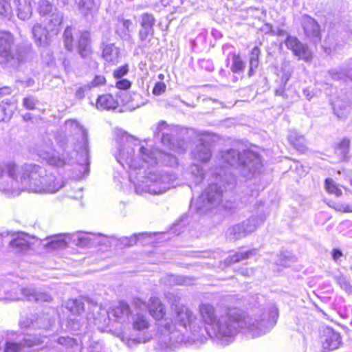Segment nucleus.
I'll return each instance as SVG.
<instances>
[{
	"mask_svg": "<svg viewBox=\"0 0 352 352\" xmlns=\"http://www.w3.org/2000/svg\"><path fill=\"white\" fill-rule=\"evenodd\" d=\"M177 320L186 329L185 344L206 342L210 338L222 345L233 342L240 332L252 338L268 332L276 323L278 312L276 309L259 316H243L236 309H227L217 315L216 308L209 302L199 305L200 319L187 307L177 308Z\"/></svg>",
	"mask_w": 352,
	"mask_h": 352,
	"instance_id": "1",
	"label": "nucleus"
},
{
	"mask_svg": "<svg viewBox=\"0 0 352 352\" xmlns=\"http://www.w3.org/2000/svg\"><path fill=\"white\" fill-rule=\"evenodd\" d=\"M113 155L124 168H128L129 180L137 194L160 195L175 187V173L153 167L160 163L170 167L177 166V159L173 154L149 148L146 141H139L120 131V136L116 140Z\"/></svg>",
	"mask_w": 352,
	"mask_h": 352,
	"instance_id": "2",
	"label": "nucleus"
},
{
	"mask_svg": "<svg viewBox=\"0 0 352 352\" xmlns=\"http://www.w3.org/2000/svg\"><path fill=\"white\" fill-rule=\"evenodd\" d=\"M219 163H223L226 165L220 167H212L208 171L206 172L203 168L197 164H192L189 168L192 179L195 185L199 184L204 179L212 177L211 170L223 177L225 179L224 174L228 176L232 175L227 170V165L236 167L239 170L240 173L245 177L254 176L255 173L259 171L262 166L260 155L251 151L244 150L242 153L235 149H229L222 151L220 154V158L218 159Z\"/></svg>",
	"mask_w": 352,
	"mask_h": 352,
	"instance_id": "3",
	"label": "nucleus"
},
{
	"mask_svg": "<svg viewBox=\"0 0 352 352\" xmlns=\"http://www.w3.org/2000/svg\"><path fill=\"white\" fill-rule=\"evenodd\" d=\"M186 307L182 304L171 305L173 318L166 317L164 305L157 297H151L147 308L150 315L155 319L157 326L158 344L162 349L173 350L177 345L185 343L187 329L182 327L177 320V308ZM188 324H186V329Z\"/></svg>",
	"mask_w": 352,
	"mask_h": 352,
	"instance_id": "4",
	"label": "nucleus"
},
{
	"mask_svg": "<svg viewBox=\"0 0 352 352\" xmlns=\"http://www.w3.org/2000/svg\"><path fill=\"white\" fill-rule=\"evenodd\" d=\"M216 174L217 173L212 169L211 170L212 177L207 180L208 186L197 199H192L191 210H195L197 213L202 214L221 205L225 210L230 212H233L236 206V203L228 200L223 202V192L234 188L236 182L235 178L233 175L228 176L225 173L224 180L220 173L215 176Z\"/></svg>",
	"mask_w": 352,
	"mask_h": 352,
	"instance_id": "5",
	"label": "nucleus"
},
{
	"mask_svg": "<svg viewBox=\"0 0 352 352\" xmlns=\"http://www.w3.org/2000/svg\"><path fill=\"white\" fill-rule=\"evenodd\" d=\"M18 167L20 192L24 188L34 192L54 193L64 186L63 181L57 179L52 173H47L46 169L38 164L25 163Z\"/></svg>",
	"mask_w": 352,
	"mask_h": 352,
	"instance_id": "6",
	"label": "nucleus"
},
{
	"mask_svg": "<svg viewBox=\"0 0 352 352\" xmlns=\"http://www.w3.org/2000/svg\"><path fill=\"white\" fill-rule=\"evenodd\" d=\"M64 130L68 136L67 142H69V138L72 137L76 141L74 146V150L76 151L77 155L80 156L76 159L78 173L75 177L78 179L82 178L87 175L89 171V155L87 150V131L76 120H67L64 124Z\"/></svg>",
	"mask_w": 352,
	"mask_h": 352,
	"instance_id": "7",
	"label": "nucleus"
},
{
	"mask_svg": "<svg viewBox=\"0 0 352 352\" xmlns=\"http://www.w3.org/2000/svg\"><path fill=\"white\" fill-rule=\"evenodd\" d=\"M18 164L12 160H0V191L8 197L20 195Z\"/></svg>",
	"mask_w": 352,
	"mask_h": 352,
	"instance_id": "8",
	"label": "nucleus"
},
{
	"mask_svg": "<svg viewBox=\"0 0 352 352\" xmlns=\"http://www.w3.org/2000/svg\"><path fill=\"white\" fill-rule=\"evenodd\" d=\"M25 60V56L14 47V38L8 32H0V65L3 67H16Z\"/></svg>",
	"mask_w": 352,
	"mask_h": 352,
	"instance_id": "9",
	"label": "nucleus"
},
{
	"mask_svg": "<svg viewBox=\"0 0 352 352\" xmlns=\"http://www.w3.org/2000/svg\"><path fill=\"white\" fill-rule=\"evenodd\" d=\"M63 42L68 51L77 46L82 58H87L91 54V36L88 31L80 32L76 28L68 26L63 33Z\"/></svg>",
	"mask_w": 352,
	"mask_h": 352,
	"instance_id": "10",
	"label": "nucleus"
},
{
	"mask_svg": "<svg viewBox=\"0 0 352 352\" xmlns=\"http://www.w3.org/2000/svg\"><path fill=\"white\" fill-rule=\"evenodd\" d=\"M155 135L160 136L164 146L178 153H183L186 149V142L180 138L182 130L177 126L168 125L166 122H159Z\"/></svg>",
	"mask_w": 352,
	"mask_h": 352,
	"instance_id": "11",
	"label": "nucleus"
},
{
	"mask_svg": "<svg viewBox=\"0 0 352 352\" xmlns=\"http://www.w3.org/2000/svg\"><path fill=\"white\" fill-rule=\"evenodd\" d=\"M265 216L263 214L252 216L249 219L238 223L227 231V236L230 240H238L246 236L249 234L254 232L258 227L263 223Z\"/></svg>",
	"mask_w": 352,
	"mask_h": 352,
	"instance_id": "12",
	"label": "nucleus"
},
{
	"mask_svg": "<svg viewBox=\"0 0 352 352\" xmlns=\"http://www.w3.org/2000/svg\"><path fill=\"white\" fill-rule=\"evenodd\" d=\"M44 342L40 338L19 339L14 332L8 333L1 346L4 352H25L26 347L39 346Z\"/></svg>",
	"mask_w": 352,
	"mask_h": 352,
	"instance_id": "13",
	"label": "nucleus"
},
{
	"mask_svg": "<svg viewBox=\"0 0 352 352\" xmlns=\"http://www.w3.org/2000/svg\"><path fill=\"white\" fill-rule=\"evenodd\" d=\"M285 44L299 60L305 62H310L312 60V52L307 44L302 43L297 37L287 36L285 40Z\"/></svg>",
	"mask_w": 352,
	"mask_h": 352,
	"instance_id": "14",
	"label": "nucleus"
},
{
	"mask_svg": "<svg viewBox=\"0 0 352 352\" xmlns=\"http://www.w3.org/2000/svg\"><path fill=\"white\" fill-rule=\"evenodd\" d=\"M300 24L305 36L314 43L320 41V28L318 22L307 14L300 17Z\"/></svg>",
	"mask_w": 352,
	"mask_h": 352,
	"instance_id": "15",
	"label": "nucleus"
},
{
	"mask_svg": "<svg viewBox=\"0 0 352 352\" xmlns=\"http://www.w3.org/2000/svg\"><path fill=\"white\" fill-rule=\"evenodd\" d=\"M76 244L80 246L108 245L109 237L100 233L80 232L76 236Z\"/></svg>",
	"mask_w": 352,
	"mask_h": 352,
	"instance_id": "16",
	"label": "nucleus"
},
{
	"mask_svg": "<svg viewBox=\"0 0 352 352\" xmlns=\"http://www.w3.org/2000/svg\"><path fill=\"white\" fill-rule=\"evenodd\" d=\"M322 352H329L339 348L342 344L340 333L331 328H326L321 337Z\"/></svg>",
	"mask_w": 352,
	"mask_h": 352,
	"instance_id": "17",
	"label": "nucleus"
},
{
	"mask_svg": "<svg viewBox=\"0 0 352 352\" xmlns=\"http://www.w3.org/2000/svg\"><path fill=\"white\" fill-rule=\"evenodd\" d=\"M131 315V311L129 305L124 301H119L113 305L108 311L109 319L122 323L129 322Z\"/></svg>",
	"mask_w": 352,
	"mask_h": 352,
	"instance_id": "18",
	"label": "nucleus"
},
{
	"mask_svg": "<svg viewBox=\"0 0 352 352\" xmlns=\"http://www.w3.org/2000/svg\"><path fill=\"white\" fill-rule=\"evenodd\" d=\"M109 38L103 36L102 41V56L105 61L115 65L118 63L120 57V52L114 43H109Z\"/></svg>",
	"mask_w": 352,
	"mask_h": 352,
	"instance_id": "19",
	"label": "nucleus"
},
{
	"mask_svg": "<svg viewBox=\"0 0 352 352\" xmlns=\"http://www.w3.org/2000/svg\"><path fill=\"white\" fill-rule=\"evenodd\" d=\"M32 33L35 42L39 47H45L48 46L52 38L55 36L48 31V28L40 23H36L32 28Z\"/></svg>",
	"mask_w": 352,
	"mask_h": 352,
	"instance_id": "20",
	"label": "nucleus"
},
{
	"mask_svg": "<svg viewBox=\"0 0 352 352\" xmlns=\"http://www.w3.org/2000/svg\"><path fill=\"white\" fill-rule=\"evenodd\" d=\"M38 155L52 166H63L67 163V160L64 157H60L51 147H47V149H38Z\"/></svg>",
	"mask_w": 352,
	"mask_h": 352,
	"instance_id": "21",
	"label": "nucleus"
},
{
	"mask_svg": "<svg viewBox=\"0 0 352 352\" xmlns=\"http://www.w3.org/2000/svg\"><path fill=\"white\" fill-rule=\"evenodd\" d=\"M331 105L334 114L340 119L345 118L349 113L351 102L346 96L336 98Z\"/></svg>",
	"mask_w": 352,
	"mask_h": 352,
	"instance_id": "22",
	"label": "nucleus"
},
{
	"mask_svg": "<svg viewBox=\"0 0 352 352\" xmlns=\"http://www.w3.org/2000/svg\"><path fill=\"white\" fill-rule=\"evenodd\" d=\"M191 155L194 160L206 163L212 156L210 146L208 144L201 142L192 149Z\"/></svg>",
	"mask_w": 352,
	"mask_h": 352,
	"instance_id": "23",
	"label": "nucleus"
},
{
	"mask_svg": "<svg viewBox=\"0 0 352 352\" xmlns=\"http://www.w3.org/2000/svg\"><path fill=\"white\" fill-rule=\"evenodd\" d=\"M63 14L58 10H54L52 13L45 19V25L48 31L56 36L60 30L63 22Z\"/></svg>",
	"mask_w": 352,
	"mask_h": 352,
	"instance_id": "24",
	"label": "nucleus"
},
{
	"mask_svg": "<svg viewBox=\"0 0 352 352\" xmlns=\"http://www.w3.org/2000/svg\"><path fill=\"white\" fill-rule=\"evenodd\" d=\"M32 0H14L16 14L19 19L25 21L29 19L32 14Z\"/></svg>",
	"mask_w": 352,
	"mask_h": 352,
	"instance_id": "25",
	"label": "nucleus"
},
{
	"mask_svg": "<svg viewBox=\"0 0 352 352\" xmlns=\"http://www.w3.org/2000/svg\"><path fill=\"white\" fill-rule=\"evenodd\" d=\"M16 109V100L12 98L0 103V122L9 120Z\"/></svg>",
	"mask_w": 352,
	"mask_h": 352,
	"instance_id": "26",
	"label": "nucleus"
},
{
	"mask_svg": "<svg viewBox=\"0 0 352 352\" xmlns=\"http://www.w3.org/2000/svg\"><path fill=\"white\" fill-rule=\"evenodd\" d=\"M287 139L289 144L298 151L305 153L307 151L306 140L304 135L296 130H290L289 131Z\"/></svg>",
	"mask_w": 352,
	"mask_h": 352,
	"instance_id": "27",
	"label": "nucleus"
},
{
	"mask_svg": "<svg viewBox=\"0 0 352 352\" xmlns=\"http://www.w3.org/2000/svg\"><path fill=\"white\" fill-rule=\"evenodd\" d=\"M30 237L29 235L21 233L18 234L10 243V247L16 252H22L30 249Z\"/></svg>",
	"mask_w": 352,
	"mask_h": 352,
	"instance_id": "28",
	"label": "nucleus"
},
{
	"mask_svg": "<svg viewBox=\"0 0 352 352\" xmlns=\"http://www.w3.org/2000/svg\"><path fill=\"white\" fill-rule=\"evenodd\" d=\"M74 1L80 13L85 16L92 15L98 8L95 0H74Z\"/></svg>",
	"mask_w": 352,
	"mask_h": 352,
	"instance_id": "29",
	"label": "nucleus"
},
{
	"mask_svg": "<svg viewBox=\"0 0 352 352\" xmlns=\"http://www.w3.org/2000/svg\"><path fill=\"white\" fill-rule=\"evenodd\" d=\"M132 324L134 329L144 331L150 327V320L146 314L138 312L131 316Z\"/></svg>",
	"mask_w": 352,
	"mask_h": 352,
	"instance_id": "30",
	"label": "nucleus"
},
{
	"mask_svg": "<svg viewBox=\"0 0 352 352\" xmlns=\"http://www.w3.org/2000/svg\"><path fill=\"white\" fill-rule=\"evenodd\" d=\"M118 107V102L111 94L100 96L96 101L98 109H115Z\"/></svg>",
	"mask_w": 352,
	"mask_h": 352,
	"instance_id": "31",
	"label": "nucleus"
},
{
	"mask_svg": "<svg viewBox=\"0 0 352 352\" xmlns=\"http://www.w3.org/2000/svg\"><path fill=\"white\" fill-rule=\"evenodd\" d=\"M230 57L232 58L231 71L235 74L243 73L245 68V62L242 60L239 54L231 52L228 55L226 59L227 64H228Z\"/></svg>",
	"mask_w": 352,
	"mask_h": 352,
	"instance_id": "32",
	"label": "nucleus"
},
{
	"mask_svg": "<svg viewBox=\"0 0 352 352\" xmlns=\"http://www.w3.org/2000/svg\"><path fill=\"white\" fill-rule=\"evenodd\" d=\"M22 292L30 301L35 300L36 302H50L52 300L51 296L48 294L36 293L33 289L25 288L23 289Z\"/></svg>",
	"mask_w": 352,
	"mask_h": 352,
	"instance_id": "33",
	"label": "nucleus"
},
{
	"mask_svg": "<svg viewBox=\"0 0 352 352\" xmlns=\"http://www.w3.org/2000/svg\"><path fill=\"white\" fill-rule=\"evenodd\" d=\"M261 55V50L258 47H254L250 54L249 58V70L248 75L249 77L252 76L259 65V57Z\"/></svg>",
	"mask_w": 352,
	"mask_h": 352,
	"instance_id": "34",
	"label": "nucleus"
},
{
	"mask_svg": "<svg viewBox=\"0 0 352 352\" xmlns=\"http://www.w3.org/2000/svg\"><path fill=\"white\" fill-rule=\"evenodd\" d=\"M256 254L255 249L245 251V252H237L234 254L229 256L226 259V263L227 265H231L237 262L242 261L245 259L249 258Z\"/></svg>",
	"mask_w": 352,
	"mask_h": 352,
	"instance_id": "35",
	"label": "nucleus"
},
{
	"mask_svg": "<svg viewBox=\"0 0 352 352\" xmlns=\"http://www.w3.org/2000/svg\"><path fill=\"white\" fill-rule=\"evenodd\" d=\"M333 279L342 289L348 294H352V285L349 276L338 272L333 275Z\"/></svg>",
	"mask_w": 352,
	"mask_h": 352,
	"instance_id": "36",
	"label": "nucleus"
},
{
	"mask_svg": "<svg viewBox=\"0 0 352 352\" xmlns=\"http://www.w3.org/2000/svg\"><path fill=\"white\" fill-rule=\"evenodd\" d=\"M66 307L74 316L80 315L85 309L84 303L81 299L69 300Z\"/></svg>",
	"mask_w": 352,
	"mask_h": 352,
	"instance_id": "37",
	"label": "nucleus"
},
{
	"mask_svg": "<svg viewBox=\"0 0 352 352\" xmlns=\"http://www.w3.org/2000/svg\"><path fill=\"white\" fill-rule=\"evenodd\" d=\"M328 74L333 80H344L349 79L352 80V70L346 71L344 68L332 69L328 72Z\"/></svg>",
	"mask_w": 352,
	"mask_h": 352,
	"instance_id": "38",
	"label": "nucleus"
},
{
	"mask_svg": "<svg viewBox=\"0 0 352 352\" xmlns=\"http://www.w3.org/2000/svg\"><path fill=\"white\" fill-rule=\"evenodd\" d=\"M155 22V18L151 13L144 12L140 16V24L142 28L154 30Z\"/></svg>",
	"mask_w": 352,
	"mask_h": 352,
	"instance_id": "39",
	"label": "nucleus"
},
{
	"mask_svg": "<svg viewBox=\"0 0 352 352\" xmlns=\"http://www.w3.org/2000/svg\"><path fill=\"white\" fill-rule=\"evenodd\" d=\"M349 140L344 138L341 140L338 146L336 148V153L341 160H345L348 157V153L349 152Z\"/></svg>",
	"mask_w": 352,
	"mask_h": 352,
	"instance_id": "40",
	"label": "nucleus"
},
{
	"mask_svg": "<svg viewBox=\"0 0 352 352\" xmlns=\"http://www.w3.org/2000/svg\"><path fill=\"white\" fill-rule=\"evenodd\" d=\"M54 10H58L54 8L52 4L47 0H41L38 2V12L42 16H50Z\"/></svg>",
	"mask_w": 352,
	"mask_h": 352,
	"instance_id": "41",
	"label": "nucleus"
},
{
	"mask_svg": "<svg viewBox=\"0 0 352 352\" xmlns=\"http://www.w3.org/2000/svg\"><path fill=\"white\" fill-rule=\"evenodd\" d=\"M296 261V257L289 252L281 253L278 256V260L276 261L277 265L283 267H289L293 263Z\"/></svg>",
	"mask_w": 352,
	"mask_h": 352,
	"instance_id": "42",
	"label": "nucleus"
},
{
	"mask_svg": "<svg viewBox=\"0 0 352 352\" xmlns=\"http://www.w3.org/2000/svg\"><path fill=\"white\" fill-rule=\"evenodd\" d=\"M67 241L63 236H54L50 238V241L47 243V246L50 249H58L65 247Z\"/></svg>",
	"mask_w": 352,
	"mask_h": 352,
	"instance_id": "43",
	"label": "nucleus"
},
{
	"mask_svg": "<svg viewBox=\"0 0 352 352\" xmlns=\"http://www.w3.org/2000/svg\"><path fill=\"white\" fill-rule=\"evenodd\" d=\"M10 1V0H0V15L3 18L9 19L12 15V9Z\"/></svg>",
	"mask_w": 352,
	"mask_h": 352,
	"instance_id": "44",
	"label": "nucleus"
},
{
	"mask_svg": "<svg viewBox=\"0 0 352 352\" xmlns=\"http://www.w3.org/2000/svg\"><path fill=\"white\" fill-rule=\"evenodd\" d=\"M325 188L327 192L331 194H334L336 197H339L342 195V190L338 188L334 181L331 178L326 179Z\"/></svg>",
	"mask_w": 352,
	"mask_h": 352,
	"instance_id": "45",
	"label": "nucleus"
},
{
	"mask_svg": "<svg viewBox=\"0 0 352 352\" xmlns=\"http://www.w3.org/2000/svg\"><path fill=\"white\" fill-rule=\"evenodd\" d=\"M144 236H148V234L147 233H140L130 237H124L121 241L124 245L131 246L136 244Z\"/></svg>",
	"mask_w": 352,
	"mask_h": 352,
	"instance_id": "46",
	"label": "nucleus"
},
{
	"mask_svg": "<svg viewBox=\"0 0 352 352\" xmlns=\"http://www.w3.org/2000/svg\"><path fill=\"white\" fill-rule=\"evenodd\" d=\"M154 30L144 29L140 28L138 32V37L141 43L151 41V38L153 36Z\"/></svg>",
	"mask_w": 352,
	"mask_h": 352,
	"instance_id": "47",
	"label": "nucleus"
},
{
	"mask_svg": "<svg viewBox=\"0 0 352 352\" xmlns=\"http://www.w3.org/2000/svg\"><path fill=\"white\" fill-rule=\"evenodd\" d=\"M91 89V85L88 84L83 85L77 88L75 92V97L77 99L81 100L85 98L87 91Z\"/></svg>",
	"mask_w": 352,
	"mask_h": 352,
	"instance_id": "48",
	"label": "nucleus"
},
{
	"mask_svg": "<svg viewBox=\"0 0 352 352\" xmlns=\"http://www.w3.org/2000/svg\"><path fill=\"white\" fill-rule=\"evenodd\" d=\"M129 72V66L128 65H122L118 68H117L114 72H113V77L118 80V79H120V78H122L123 76H124L125 75L127 74V73Z\"/></svg>",
	"mask_w": 352,
	"mask_h": 352,
	"instance_id": "49",
	"label": "nucleus"
},
{
	"mask_svg": "<svg viewBox=\"0 0 352 352\" xmlns=\"http://www.w3.org/2000/svg\"><path fill=\"white\" fill-rule=\"evenodd\" d=\"M102 344L99 342H92L85 350L80 352H102Z\"/></svg>",
	"mask_w": 352,
	"mask_h": 352,
	"instance_id": "50",
	"label": "nucleus"
},
{
	"mask_svg": "<svg viewBox=\"0 0 352 352\" xmlns=\"http://www.w3.org/2000/svg\"><path fill=\"white\" fill-rule=\"evenodd\" d=\"M38 100L32 96L26 97L23 99L24 107L30 110L35 109Z\"/></svg>",
	"mask_w": 352,
	"mask_h": 352,
	"instance_id": "51",
	"label": "nucleus"
},
{
	"mask_svg": "<svg viewBox=\"0 0 352 352\" xmlns=\"http://www.w3.org/2000/svg\"><path fill=\"white\" fill-rule=\"evenodd\" d=\"M106 82V79L104 76L102 75H96L93 80L90 83H87L89 85H91V89L92 87H99L100 85H104Z\"/></svg>",
	"mask_w": 352,
	"mask_h": 352,
	"instance_id": "52",
	"label": "nucleus"
},
{
	"mask_svg": "<svg viewBox=\"0 0 352 352\" xmlns=\"http://www.w3.org/2000/svg\"><path fill=\"white\" fill-rule=\"evenodd\" d=\"M116 87L119 89L126 90L131 87V82L127 79H118L116 83Z\"/></svg>",
	"mask_w": 352,
	"mask_h": 352,
	"instance_id": "53",
	"label": "nucleus"
},
{
	"mask_svg": "<svg viewBox=\"0 0 352 352\" xmlns=\"http://www.w3.org/2000/svg\"><path fill=\"white\" fill-rule=\"evenodd\" d=\"M67 327L72 331H77L80 329V322L76 318H70L67 320Z\"/></svg>",
	"mask_w": 352,
	"mask_h": 352,
	"instance_id": "54",
	"label": "nucleus"
},
{
	"mask_svg": "<svg viewBox=\"0 0 352 352\" xmlns=\"http://www.w3.org/2000/svg\"><path fill=\"white\" fill-rule=\"evenodd\" d=\"M166 87V86L164 82H157L153 87V94L155 96H160L165 91Z\"/></svg>",
	"mask_w": 352,
	"mask_h": 352,
	"instance_id": "55",
	"label": "nucleus"
},
{
	"mask_svg": "<svg viewBox=\"0 0 352 352\" xmlns=\"http://www.w3.org/2000/svg\"><path fill=\"white\" fill-rule=\"evenodd\" d=\"M270 32L272 35L278 36H289L286 30L280 29L279 28H274L272 25H270Z\"/></svg>",
	"mask_w": 352,
	"mask_h": 352,
	"instance_id": "56",
	"label": "nucleus"
},
{
	"mask_svg": "<svg viewBox=\"0 0 352 352\" xmlns=\"http://www.w3.org/2000/svg\"><path fill=\"white\" fill-rule=\"evenodd\" d=\"M285 86L286 85H282L280 83L279 87L276 89L275 94L278 96L283 97V99H288V94L285 92Z\"/></svg>",
	"mask_w": 352,
	"mask_h": 352,
	"instance_id": "57",
	"label": "nucleus"
},
{
	"mask_svg": "<svg viewBox=\"0 0 352 352\" xmlns=\"http://www.w3.org/2000/svg\"><path fill=\"white\" fill-rule=\"evenodd\" d=\"M291 72L289 71L283 70L282 76L280 79V83L282 85H287V82L290 79Z\"/></svg>",
	"mask_w": 352,
	"mask_h": 352,
	"instance_id": "58",
	"label": "nucleus"
},
{
	"mask_svg": "<svg viewBox=\"0 0 352 352\" xmlns=\"http://www.w3.org/2000/svg\"><path fill=\"white\" fill-rule=\"evenodd\" d=\"M200 65L201 67L205 68L208 71H212L214 69L212 63L209 60H200Z\"/></svg>",
	"mask_w": 352,
	"mask_h": 352,
	"instance_id": "59",
	"label": "nucleus"
},
{
	"mask_svg": "<svg viewBox=\"0 0 352 352\" xmlns=\"http://www.w3.org/2000/svg\"><path fill=\"white\" fill-rule=\"evenodd\" d=\"M170 280L179 285L184 284L186 283V278H184L182 276H175L174 275H170Z\"/></svg>",
	"mask_w": 352,
	"mask_h": 352,
	"instance_id": "60",
	"label": "nucleus"
},
{
	"mask_svg": "<svg viewBox=\"0 0 352 352\" xmlns=\"http://www.w3.org/2000/svg\"><path fill=\"white\" fill-rule=\"evenodd\" d=\"M332 258L335 261H338L342 256V252L339 249H333L331 252Z\"/></svg>",
	"mask_w": 352,
	"mask_h": 352,
	"instance_id": "61",
	"label": "nucleus"
},
{
	"mask_svg": "<svg viewBox=\"0 0 352 352\" xmlns=\"http://www.w3.org/2000/svg\"><path fill=\"white\" fill-rule=\"evenodd\" d=\"M132 21L130 19L122 20V26L128 32L131 31L130 29L132 26Z\"/></svg>",
	"mask_w": 352,
	"mask_h": 352,
	"instance_id": "62",
	"label": "nucleus"
},
{
	"mask_svg": "<svg viewBox=\"0 0 352 352\" xmlns=\"http://www.w3.org/2000/svg\"><path fill=\"white\" fill-rule=\"evenodd\" d=\"M134 303H135V307H139L140 309H144L146 307L145 302L139 298L135 299Z\"/></svg>",
	"mask_w": 352,
	"mask_h": 352,
	"instance_id": "63",
	"label": "nucleus"
},
{
	"mask_svg": "<svg viewBox=\"0 0 352 352\" xmlns=\"http://www.w3.org/2000/svg\"><path fill=\"white\" fill-rule=\"evenodd\" d=\"M11 93V88L9 87H3L0 88V96L8 95Z\"/></svg>",
	"mask_w": 352,
	"mask_h": 352,
	"instance_id": "64",
	"label": "nucleus"
}]
</instances>
